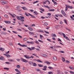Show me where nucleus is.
<instances>
[{
  "mask_svg": "<svg viewBox=\"0 0 74 74\" xmlns=\"http://www.w3.org/2000/svg\"><path fill=\"white\" fill-rule=\"evenodd\" d=\"M44 7H45V8H48L49 9H50V7H49L48 6H46L45 5H44Z\"/></svg>",
  "mask_w": 74,
  "mask_h": 74,
  "instance_id": "f3484780",
  "label": "nucleus"
},
{
  "mask_svg": "<svg viewBox=\"0 0 74 74\" xmlns=\"http://www.w3.org/2000/svg\"><path fill=\"white\" fill-rule=\"evenodd\" d=\"M58 41H60V42H62V40H60V39L59 38L58 39Z\"/></svg>",
  "mask_w": 74,
  "mask_h": 74,
  "instance_id": "58836bf2",
  "label": "nucleus"
},
{
  "mask_svg": "<svg viewBox=\"0 0 74 74\" xmlns=\"http://www.w3.org/2000/svg\"><path fill=\"white\" fill-rule=\"evenodd\" d=\"M45 63L48 64H50V62H49L47 61H45Z\"/></svg>",
  "mask_w": 74,
  "mask_h": 74,
  "instance_id": "6ab92c4d",
  "label": "nucleus"
},
{
  "mask_svg": "<svg viewBox=\"0 0 74 74\" xmlns=\"http://www.w3.org/2000/svg\"><path fill=\"white\" fill-rule=\"evenodd\" d=\"M35 48V47H31V49L32 50H34V49Z\"/></svg>",
  "mask_w": 74,
  "mask_h": 74,
  "instance_id": "79ce46f5",
  "label": "nucleus"
},
{
  "mask_svg": "<svg viewBox=\"0 0 74 74\" xmlns=\"http://www.w3.org/2000/svg\"><path fill=\"white\" fill-rule=\"evenodd\" d=\"M24 41H27V40H28V39L27 38H24L23 39Z\"/></svg>",
  "mask_w": 74,
  "mask_h": 74,
  "instance_id": "f704fd0d",
  "label": "nucleus"
},
{
  "mask_svg": "<svg viewBox=\"0 0 74 74\" xmlns=\"http://www.w3.org/2000/svg\"><path fill=\"white\" fill-rule=\"evenodd\" d=\"M29 34L30 35H33V36H34V33H33L30 32H29Z\"/></svg>",
  "mask_w": 74,
  "mask_h": 74,
  "instance_id": "9b49d317",
  "label": "nucleus"
},
{
  "mask_svg": "<svg viewBox=\"0 0 74 74\" xmlns=\"http://www.w3.org/2000/svg\"><path fill=\"white\" fill-rule=\"evenodd\" d=\"M48 15H49V16H51V14L50 13H47Z\"/></svg>",
  "mask_w": 74,
  "mask_h": 74,
  "instance_id": "338daca9",
  "label": "nucleus"
},
{
  "mask_svg": "<svg viewBox=\"0 0 74 74\" xmlns=\"http://www.w3.org/2000/svg\"><path fill=\"white\" fill-rule=\"evenodd\" d=\"M28 63L30 65H32V64H33V62H29Z\"/></svg>",
  "mask_w": 74,
  "mask_h": 74,
  "instance_id": "a211bd4d",
  "label": "nucleus"
},
{
  "mask_svg": "<svg viewBox=\"0 0 74 74\" xmlns=\"http://www.w3.org/2000/svg\"><path fill=\"white\" fill-rule=\"evenodd\" d=\"M39 32H41V33H44V31L42 30H40L39 31Z\"/></svg>",
  "mask_w": 74,
  "mask_h": 74,
  "instance_id": "4d7b16f0",
  "label": "nucleus"
},
{
  "mask_svg": "<svg viewBox=\"0 0 74 74\" xmlns=\"http://www.w3.org/2000/svg\"><path fill=\"white\" fill-rule=\"evenodd\" d=\"M66 63H70V62H69V61L67 60H66Z\"/></svg>",
  "mask_w": 74,
  "mask_h": 74,
  "instance_id": "864d4df0",
  "label": "nucleus"
},
{
  "mask_svg": "<svg viewBox=\"0 0 74 74\" xmlns=\"http://www.w3.org/2000/svg\"><path fill=\"white\" fill-rule=\"evenodd\" d=\"M64 21L65 22V23H66V24H67V21L66 20L64 19Z\"/></svg>",
  "mask_w": 74,
  "mask_h": 74,
  "instance_id": "c85d7f7f",
  "label": "nucleus"
},
{
  "mask_svg": "<svg viewBox=\"0 0 74 74\" xmlns=\"http://www.w3.org/2000/svg\"><path fill=\"white\" fill-rule=\"evenodd\" d=\"M33 66H37V64H36L35 63H33Z\"/></svg>",
  "mask_w": 74,
  "mask_h": 74,
  "instance_id": "37998d69",
  "label": "nucleus"
},
{
  "mask_svg": "<svg viewBox=\"0 0 74 74\" xmlns=\"http://www.w3.org/2000/svg\"><path fill=\"white\" fill-rule=\"evenodd\" d=\"M53 59L54 60H57V58H56V57H53Z\"/></svg>",
  "mask_w": 74,
  "mask_h": 74,
  "instance_id": "412c9836",
  "label": "nucleus"
},
{
  "mask_svg": "<svg viewBox=\"0 0 74 74\" xmlns=\"http://www.w3.org/2000/svg\"><path fill=\"white\" fill-rule=\"evenodd\" d=\"M35 42L36 43V44H39V42H38L37 40L35 41Z\"/></svg>",
  "mask_w": 74,
  "mask_h": 74,
  "instance_id": "8fccbe9b",
  "label": "nucleus"
},
{
  "mask_svg": "<svg viewBox=\"0 0 74 74\" xmlns=\"http://www.w3.org/2000/svg\"><path fill=\"white\" fill-rule=\"evenodd\" d=\"M65 38H66V40H67L69 41H70V39L69 38H68V37H67V36H66V37L65 36Z\"/></svg>",
  "mask_w": 74,
  "mask_h": 74,
  "instance_id": "a878e982",
  "label": "nucleus"
},
{
  "mask_svg": "<svg viewBox=\"0 0 74 74\" xmlns=\"http://www.w3.org/2000/svg\"><path fill=\"white\" fill-rule=\"evenodd\" d=\"M22 8L23 9V10H28L26 8V7H22Z\"/></svg>",
  "mask_w": 74,
  "mask_h": 74,
  "instance_id": "4468645a",
  "label": "nucleus"
},
{
  "mask_svg": "<svg viewBox=\"0 0 74 74\" xmlns=\"http://www.w3.org/2000/svg\"><path fill=\"white\" fill-rule=\"evenodd\" d=\"M20 65H18L17 66V68H20Z\"/></svg>",
  "mask_w": 74,
  "mask_h": 74,
  "instance_id": "0e129e2a",
  "label": "nucleus"
},
{
  "mask_svg": "<svg viewBox=\"0 0 74 74\" xmlns=\"http://www.w3.org/2000/svg\"><path fill=\"white\" fill-rule=\"evenodd\" d=\"M1 34H3V35H6V34H7V33H6V32H2L1 33Z\"/></svg>",
  "mask_w": 74,
  "mask_h": 74,
  "instance_id": "aec40b11",
  "label": "nucleus"
},
{
  "mask_svg": "<svg viewBox=\"0 0 74 74\" xmlns=\"http://www.w3.org/2000/svg\"><path fill=\"white\" fill-rule=\"evenodd\" d=\"M29 44H34V42H30Z\"/></svg>",
  "mask_w": 74,
  "mask_h": 74,
  "instance_id": "052dcab7",
  "label": "nucleus"
},
{
  "mask_svg": "<svg viewBox=\"0 0 74 74\" xmlns=\"http://www.w3.org/2000/svg\"><path fill=\"white\" fill-rule=\"evenodd\" d=\"M44 25H45V26H47L48 24L47 23H44Z\"/></svg>",
  "mask_w": 74,
  "mask_h": 74,
  "instance_id": "de8ad7c7",
  "label": "nucleus"
},
{
  "mask_svg": "<svg viewBox=\"0 0 74 74\" xmlns=\"http://www.w3.org/2000/svg\"><path fill=\"white\" fill-rule=\"evenodd\" d=\"M62 61L64 62L65 61V59H64V58H63V57H62Z\"/></svg>",
  "mask_w": 74,
  "mask_h": 74,
  "instance_id": "2eb2a0df",
  "label": "nucleus"
},
{
  "mask_svg": "<svg viewBox=\"0 0 74 74\" xmlns=\"http://www.w3.org/2000/svg\"><path fill=\"white\" fill-rule=\"evenodd\" d=\"M27 49H29V50H30V51H32L31 49L30 48V47H27Z\"/></svg>",
  "mask_w": 74,
  "mask_h": 74,
  "instance_id": "c03bdc74",
  "label": "nucleus"
},
{
  "mask_svg": "<svg viewBox=\"0 0 74 74\" xmlns=\"http://www.w3.org/2000/svg\"><path fill=\"white\" fill-rule=\"evenodd\" d=\"M16 8L18 9H21V7L19 6H18L16 7Z\"/></svg>",
  "mask_w": 74,
  "mask_h": 74,
  "instance_id": "72a5a7b5",
  "label": "nucleus"
},
{
  "mask_svg": "<svg viewBox=\"0 0 74 74\" xmlns=\"http://www.w3.org/2000/svg\"><path fill=\"white\" fill-rule=\"evenodd\" d=\"M40 36L41 40H42V36L41 35H40Z\"/></svg>",
  "mask_w": 74,
  "mask_h": 74,
  "instance_id": "bb28decb",
  "label": "nucleus"
},
{
  "mask_svg": "<svg viewBox=\"0 0 74 74\" xmlns=\"http://www.w3.org/2000/svg\"><path fill=\"white\" fill-rule=\"evenodd\" d=\"M6 56L7 58H10V55L9 54H7V55H6Z\"/></svg>",
  "mask_w": 74,
  "mask_h": 74,
  "instance_id": "49530a36",
  "label": "nucleus"
},
{
  "mask_svg": "<svg viewBox=\"0 0 74 74\" xmlns=\"http://www.w3.org/2000/svg\"><path fill=\"white\" fill-rule=\"evenodd\" d=\"M4 22H5L6 23H11V22L10 21H4Z\"/></svg>",
  "mask_w": 74,
  "mask_h": 74,
  "instance_id": "1a4fd4ad",
  "label": "nucleus"
},
{
  "mask_svg": "<svg viewBox=\"0 0 74 74\" xmlns=\"http://www.w3.org/2000/svg\"><path fill=\"white\" fill-rule=\"evenodd\" d=\"M20 20L21 22H24V19H25V17L22 16H20Z\"/></svg>",
  "mask_w": 74,
  "mask_h": 74,
  "instance_id": "7ed1b4c3",
  "label": "nucleus"
},
{
  "mask_svg": "<svg viewBox=\"0 0 74 74\" xmlns=\"http://www.w3.org/2000/svg\"><path fill=\"white\" fill-rule=\"evenodd\" d=\"M53 74V73L51 71L48 72V74Z\"/></svg>",
  "mask_w": 74,
  "mask_h": 74,
  "instance_id": "a19ab883",
  "label": "nucleus"
},
{
  "mask_svg": "<svg viewBox=\"0 0 74 74\" xmlns=\"http://www.w3.org/2000/svg\"><path fill=\"white\" fill-rule=\"evenodd\" d=\"M10 15H11L12 16V18H15V16H14L13 15L11 14H10Z\"/></svg>",
  "mask_w": 74,
  "mask_h": 74,
  "instance_id": "5fc2aeb1",
  "label": "nucleus"
},
{
  "mask_svg": "<svg viewBox=\"0 0 74 74\" xmlns=\"http://www.w3.org/2000/svg\"><path fill=\"white\" fill-rule=\"evenodd\" d=\"M38 1H37L35 2H33V4H35V3H38Z\"/></svg>",
  "mask_w": 74,
  "mask_h": 74,
  "instance_id": "3c124183",
  "label": "nucleus"
},
{
  "mask_svg": "<svg viewBox=\"0 0 74 74\" xmlns=\"http://www.w3.org/2000/svg\"><path fill=\"white\" fill-rule=\"evenodd\" d=\"M36 71H41V70H40V69H36Z\"/></svg>",
  "mask_w": 74,
  "mask_h": 74,
  "instance_id": "13d9d810",
  "label": "nucleus"
},
{
  "mask_svg": "<svg viewBox=\"0 0 74 74\" xmlns=\"http://www.w3.org/2000/svg\"><path fill=\"white\" fill-rule=\"evenodd\" d=\"M61 12L62 14L64 16H66V14L65 13V12H64V11L63 10H61Z\"/></svg>",
  "mask_w": 74,
  "mask_h": 74,
  "instance_id": "0eeeda50",
  "label": "nucleus"
},
{
  "mask_svg": "<svg viewBox=\"0 0 74 74\" xmlns=\"http://www.w3.org/2000/svg\"><path fill=\"white\" fill-rule=\"evenodd\" d=\"M44 32H45L46 33H47V34H49V32H48L45 31H44Z\"/></svg>",
  "mask_w": 74,
  "mask_h": 74,
  "instance_id": "6e6d98bb",
  "label": "nucleus"
},
{
  "mask_svg": "<svg viewBox=\"0 0 74 74\" xmlns=\"http://www.w3.org/2000/svg\"><path fill=\"white\" fill-rule=\"evenodd\" d=\"M21 60L22 61V62H25V63H27V62H28V61L27 60L24 59L22 58H21Z\"/></svg>",
  "mask_w": 74,
  "mask_h": 74,
  "instance_id": "f03ea898",
  "label": "nucleus"
},
{
  "mask_svg": "<svg viewBox=\"0 0 74 74\" xmlns=\"http://www.w3.org/2000/svg\"><path fill=\"white\" fill-rule=\"evenodd\" d=\"M38 66L39 67H43L44 66L43 65H41V64H38Z\"/></svg>",
  "mask_w": 74,
  "mask_h": 74,
  "instance_id": "c756f323",
  "label": "nucleus"
},
{
  "mask_svg": "<svg viewBox=\"0 0 74 74\" xmlns=\"http://www.w3.org/2000/svg\"><path fill=\"white\" fill-rule=\"evenodd\" d=\"M69 69H71V70L74 69V68L72 66H69Z\"/></svg>",
  "mask_w": 74,
  "mask_h": 74,
  "instance_id": "b1692460",
  "label": "nucleus"
},
{
  "mask_svg": "<svg viewBox=\"0 0 74 74\" xmlns=\"http://www.w3.org/2000/svg\"><path fill=\"white\" fill-rule=\"evenodd\" d=\"M57 72H58V73H57L58 74H60V72L59 71H57Z\"/></svg>",
  "mask_w": 74,
  "mask_h": 74,
  "instance_id": "09e8293b",
  "label": "nucleus"
},
{
  "mask_svg": "<svg viewBox=\"0 0 74 74\" xmlns=\"http://www.w3.org/2000/svg\"><path fill=\"white\" fill-rule=\"evenodd\" d=\"M34 14H35V15H37L38 14V13L37 12H36L35 11H34Z\"/></svg>",
  "mask_w": 74,
  "mask_h": 74,
  "instance_id": "473e14b6",
  "label": "nucleus"
},
{
  "mask_svg": "<svg viewBox=\"0 0 74 74\" xmlns=\"http://www.w3.org/2000/svg\"><path fill=\"white\" fill-rule=\"evenodd\" d=\"M25 15L27 16H29V15L27 14L26 13H25Z\"/></svg>",
  "mask_w": 74,
  "mask_h": 74,
  "instance_id": "774afa93",
  "label": "nucleus"
},
{
  "mask_svg": "<svg viewBox=\"0 0 74 74\" xmlns=\"http://www.w3.org/2000/svg\"><path fill=\"white\" fill-rule=\"evenodd\" d=\"M18 37H20V38H22V37L21 36L19 35H18Z\"/></svg>",
  "mask_w": 74,
  "mask_h": 74,
  "instance_id": "e2e57ef3",
  "label": "nucleus"
},
{
  "mask_svg": "<svg viewBox=\"0 0 74 74\" xmlns=\"http://www.w3.org/2000/svg\"><path fill=\"white\" fill-rule=\"evenodd\" d=\"M65 28L66 30H68L69 32H70V30L69 29V28H67L66 27H65Z\"/></svg>",
  "mask_w": 74,
  "mask_h": 74,
  "instance_id": "a18cd8bd",
  "label": "nucleus"
},
{
  "mask_svg": "<svg viewBox=\"0 0 74 74\" xmlns=\"http://www.w3.org/2000/svg\"><path fill=\"white\" fill-rule=\"evenodd\" d=\"M18 44L20 45V46H21V47H27V45H22L20 44V43H18Z\"/></svg>",
  "mask_w": 74,
  "mask_h": 74,
  "instance_id": "39448f33",
  "label": "nucleus"
},
{
  "mask_svg": "<svg viewBox=\"0 0 74 74\" xmlns=\"http://www.w3.org/2000/svg\"><path fill=\"white\" fill-rule=\"evenodd\" d=\"M0 2L3 5L6 4L7 3V2L5 1H1Z\"/></svg>",
  "mask_w": 74,
  "mask_h": 74,
  "instance_id": "20e7f679",
  "label": "nucleus"
},
{
  "mask_svg": "<svg viewBox=\"0 0 74 74\" xmlns=\"http://www.w3.org/2000/svg\"><path fill=\"white\" fill-rule=\"evenodd\" d=\"M15 71L19 73H20V74L21 73V71H19V70H18V69H15Z\"/></svg>",
  "mask_w": 74,
  "mask_h": 74,
  "instance_id": "9d476101",
  "label": "nucleus"
},
{
  "mask_svg": "<svg viewBox=\"0 0 74 74\" xmlns=\"http://www.w3.org/2000/svg\"><path fill=\"white\" fill-rule=\"evenodd\" d=\"M69 72L71 73V74H74V72L72 71H70Z\"/></svg>",
  "mask_w": 74,
  "mask_h": 74,
  "instance_id": "4c0bfd02",
  "label": "nucleus"
},
{
  "mask_svg": "<svg viewBox=\"0 0 74 74\" xmlns=\"http://www.w3.org/2000/svg\"><path fill=\"white\" fill-rule=\"evenodd\" d=\"M5 49H4L2 48H0V51H4Z\"/></svg>",
  "mask_w": 74,
  "mask_h": 74,
  "instance_id": "dca6fc26",
  "label": "nucleus"
},
{
  "mask_svg": "<svg viewBox=\"0 0 74 74\" xmlns=\"http://www.w3.org/2000/svg\"><path fill=\"white\" fill-rule=\"evenodd\" d=\"M1 60H5V58H4L3 56H1Z\"/></svg>",
  "mask_w": 74,
  "mask_h": 74,
  "instance_id": "f8f14e48",
  "label": "nucleus"
},
{
  "mask_svg": "<svg viewBox=\"0 0 74 74\" xmlns=\"http://www.w3.org/2000/svg\"><path fill=\"white\" fill-rule=\"evenodd\" d=\"M69 8L71 9H73V7L72 6H69Z\"/></svg>",
  "mask_w": 74,
  "mask_h": 74,
  "instance_id": "69168bd1",
  "label": "nucleus"
},
{
  "mask_svg": "<svg viewBox=\"0 0 74 74\" xmlns=\"http://www.w3.org/2000/svg\"><path fill=\"white\" fill-rule=\"evenodd\" d=\"M5 63L6 64H11V63L8 62H6Z\"/></svg>",
  "mask_w": 74,
  "mask_h": 74,
  "instance_id": "ea45409f",
  "label": "nucleus"
},
{
  "mask_svg": "<svg viewBox=\"0 0 74 74\" xmlns=\"http://www.w3.org/2000/svg\"><path fill=\"white\" fill-rule=\"evenodd\" d=\"M24 57L25 58H26V59H31V58H32V59H33V58H34V56L33 57V56H29V55H24Z\"/></svg>",
  "mask_w": 74,
  "mask_h": 74,
  "instance_id": "f257e3e1",
  "label": "nucleus"
},
{
  "mask_svg": "<svg viewBox=\"0 0 74 74\" xmlns=\"http://www.w3.org/2000/svg\"><path fill=\"white\" fill-rule=\"evenodd\" d=\"M38 41L40 42H43V41H42V40H38Z\"/></svg>",
  "mask_w": 74,
  "mask_h": 74,
  "instance_id": "680f3d73",
  "label": "nucleus"
},
{
  "mask_svg": "<svg viewBox=\"0 0 74 74\" xmlns=\"http://www.w3.org/2000/svg\"><path fill=\"white\" fill-rule=\"evenodd\" d=\"M42 56L43 57H47V56L46 54H43Z\"/></svg>",
  "mask_w": 74,
  "mask_h": 74,
  "instance_id": "cd10ccee",
  "label": "nucleus"
},
{
  "mask_svg": "<svg viewBox=\"0 0 74 74\" xmlns=\"http://www.w3.org/2000/svg\"><path fill=\"white\" fill-rule=\"evenodd\" d=\"M4 16L5 17V18H8V15H7V14H5L4 15Z\"/></svg>",
  "mask_w": 74,
  "mask_h": 74,
  "instance_id": "5701e85b",
  "label": "nucleus"
},
{
  "mask_svg": "<svg viewBox=\"0 0 74 74\" xmlns=\"http://www.w3.org/2000/svg\"><path fill=\"white\" fill-rule=\"evenodd\" d=\"M17 18L18 19V20H20V16H16Z\"/></svg>",
  "mask_w": 74,
  "mask_h": 74,
  "instance_id": "393cba45",
  "label": "nucleus"
},
{
  "mask_svg": "<svg viewBox=\"0 0 74 74\" xmlns=\"http://www.w3.org/2000/svg\"><path fill=\"white\" fill-rule=\"evenodd\" d=\"M28 29L31 31H33V28L30 27H28Z\"/></svg>",
  "mask_w": 74,
  "mask_h": 74,
  "instance_id": "ddd939ff",
  "label": "nucleus"
},
{
  "mask_svg": "<svg viewBox=\"0 0 74 74\" xmlns=\"http://www.w3.org/2000/svg\"><path fill=\"white\" fill-rule=\"evenodd\" d=\"M57 47H58V48H61L62 47L59 46H56L54 47V48H57Z\"/></svg>",
  "mask_w": 74,
  "mask_h": 74,
  "instance_id": "c9c22d12",
  "label": "nucleus"
},
{
  "mask_svg": "<svg viewBox=\"0 0 74 74\" xmlns=\"http://www.w3.org/2000/svg\"><path fill=\"white\" fill-rule=\"evenodd\" d=\"M39 9L41 11H44V9H41V8H39Z\"/></svg>",
  "mask_w": 74,
  "mask_h": 74,
  "instance_id": "e433bc0d",
  "label": "nucleus"
},
{
  "mask_svg": "<svg viewBox=\"0 0 74 74\" xmlns=\"http://www.w3.org/2000/svg\"><path fill=\"white\" fill-rule=\"evenodd\" d=\"M17 30L18 31H22V30H21V29H19V28L17 29Z\"/></svg>",
  "mask_w": 74,
  "mask_h": 74,
  "instance_id": "603ef678",
  "label": "nucleus"
},
{
  "mask_svg": "<svg viewBox=\"0 0 74 74\" xmlns=\"http://www.w3.org/2000/svg\"><path fill=\"white\" fill-rule=\"evenodd\" d=\"M37 62H40V63H43V62L41 61V60H37Z\"/></svg>",
  "mask_w": 74,
  "mask_h": 74,
  "instance_id": "4be33fe9",
  "label": "nucleus"
},
{
  "mask_svg": "<svg viewBox=\"0 0 74 74\" xmlns=\"http://www.w3.org/2000/svg\"><path fill=\"white\" fill-rule=\"evenodd\" d=\"M58 34H60V35H61V36H62V34L63 36H64V38H65V37L66 36V35H65V34L64 33H63L62 32L60 33V32H58Z\"/></svg>",
  "mask_w": 74,
  "mask_h": 74,
  "instance_id": "423d86ee",
  "label": "nucleus"
},
{
  "mask_svg": "<svg viewBox=\"0 0 74 74\" xmlns=\"http://www.w3.org/2000/svg\"><path fill=\"white\" fill-rule=\"evenodd\" d=\"M31 16L32 17V18H36V17L32 15Z\"/></svg>",
  "mask_w": 74,
  "mask_h": 74,
  "instance_id": "bf43d9fd",
  "label": "nucleus"
},
{
  "mask_svg": "<svg viewBox=\"0 0 74 74\" xmlns=\"http://www.w3.org/2000/svg\"><path fill=\"white\" fill-rule=\"evenodd\" d=\"M49 11H54L55 9H50L49 10Z\"/></svg>",
  "mask_w": 74,
  "mask_h": 74,
  "instance_id": "7c9ffc66",
  "label": "nucleus"
},
{
  "mask_svg": "<svg viewBox=\"0 0 74 74\" xmlns=\"http://www.w3.org/2000/svg\"><path fill=\"white\" fill-rule=\"evenodd\" d=\"M51 36L56 37V35L55 34H51Z\"/></svg>",
  "mask_w": 74,
  "mask_h": 74,
  "instance_id": "6e6552de",
  "label": "nucleus"
},
{
  "mask_svg": "<svg viewBox=\"0 0 74 74\" xmlns=\"http://www.w3.org/2000/svg\"><path fill=\"white\" fill-rule=\"evenodd\" d=\"M48 68L49 69H51V70H53V67H51V66L48 67Z\"/></svg>",
  "mask_w": 74,
  "mask_h": 74,
  "instance_id": "2f4dec72",
  "label": "nucleus"
}]
</instances>
